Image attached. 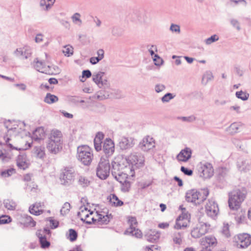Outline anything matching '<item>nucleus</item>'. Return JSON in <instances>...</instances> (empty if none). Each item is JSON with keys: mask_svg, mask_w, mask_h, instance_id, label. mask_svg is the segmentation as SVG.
Returning a JSON list of instances; mask_svg holds the SVG:
<instances>
[{"mask_svg": "<svg viewBox=\"0 0 251 251\" xmlns=\"http://www.w3.org/2000/svg\"><path fill=\"white\" fill-rule=\"evenodd\" d=\"M246 195L247 191L245 188L234 190L229 193L228 201L229 208L232 210L238 209Z\"/></svg>", "mask_w": 251, "mask_h": 251, "instance_id": "nucleus-1", "label": "nucleus"}, {"mask_svg": "<svg viewBox=\"0 0 251 251\" xmlns=\"http://www.w3.org/2000/svg\"><path fill=\"white\" fill-rule=\"evenodd\" d=\"M93 157L92 149L88 146L81 145L77 147L76 158L83 165L89 166L93 159Z\"/></svg>", "mask_w": 251, "mask_h": 251, "instance_id": "nucleus-2", "label": "nucleus"}, {"mask_svg": "<svg viewBox=\"0 0 251 251\" xmlns=\"http://www.w3.org/2000/svg\"><path fill=\"white\" fill-rule=\"evenodd\" d=\"M209 194L207 190H201L198 191L195 189H191L188 191L185 195L186 201L195 203V205H199L203 202L207 198Z\"/></svg>", "mask_w": 251, "mask_h": 251, "instance_id": "nucleus-3", "label": "nucleus"}, {"mask_svg": "<svg viewBox=\"0 0 251 251\" xmlns=\"http://www.w3.org/2000/svg\"><path fill=\"white\" fill-rule=\"evenodd\" d=\"M110 171V165L109 159L101 156L96 167L97 176L100 179H106L109 176Z\"/></svg>", "mask_w": 251, "mask_h": 251, "instance_id": "nucleus-4", "label": "nucleus"}, {"mask_svg": "<svg viewBox=\"0 0 251 251\" xmlns=\"http://www.w3.org/2000/svg\"><path fill=\"white\" fill-rule=\"evenodd\" d=\"M75 176V170L73 168L66 167L62 170L60 176L61 184L69 186L74 181Z\"/></svg>", "mask_w": 251, "mask_h": 251, "instance_id": "nucleus-5", "label": "nucleus"}, {"mask_svg": "<svg viewBox=\"0 0 251 251\" xmlns=\"http://www.w3.org/2000/svg\"><path fill=\"white\" fill-rule=\"evenodd\" d=\"M105 74L103 72L94 73L92 75L93 81L100 88H108L110 87V83L106 77Z\"/></svg>", "mask_w": 251, "mask_h": 251, "instance_id": "nucleus-6", "label": "nucleus"}, {"mask_svg": "<svg viewBox=\"0 0 251 251\" xmlns=\"http://www.w3.org/2000/svg\"><path fill=\"white\" fill-rule=\"evenodd\" d=\"M129 227L125 231V234L131 235L136 238H141L142 233L140 230L137 228V222L136 218L131 217L128 219Z\"/></svg>", "mask_w": 251, "mask_h": 251, "instance_id": "nucleus-7", "label": "nucleus"}, {"mask_svg": "<svg viewBox=\"0 0 251 251\" xmlns=\"http://www.w3.org/2000/svg\"><path fill=\"white\" fill-rule=\"evenodd\" d=\"M112 168L111 169V173L112 176L117 180L119 179L120 176H126L127 175L126 171V166L124 164H121L119 162L115 161L112 162Z\"/></svg>", "mask_w": 251, "mask_h": 251, "instance_id": "nucleus-8", "label": "nucleus"}, {"mask_svg": "<svg viewBox=\"0 0 251 251\" xmlns=\"http://www.w3.org/2000/svg\"><path fill=\"white\" fill-rule=\"evenodd\" d=\"M234 241L239 248H246L251 244V235L248 233L238 234L234 237Z\"/></svg>", "mask_w": 251, "mask_h": 251, "instance_id": "nucleus-9", "label": "nucleus"}, {"mask_svg": "<svg viewBox=\"0 0 251 251\" xmlns=\"http://www.w3.org/2000/svg\"><path fill=\"white\" fill-rule=\"evenodd\" d=\"M198 172L201 177L209 178L213 175L214 169L211 164L205 163L198 167Z\"/></svg>", "mask_w": 251, "mask_h": 251, "instance_id": "nucleus-10", "label": "nucleus"}, {"mask_svg": "<svg viewBox=\"0 0 251 251\" xmlns=\"http://www.w3.org/2000/svg\"><path fill=\"white\" fill-rule=\"evenodd\" d=\"M127 163L137 168L142 167L144 163V157L141 153H131L126 159Z\"/></svg>", "mask_w": 251, "mask_h": 251, "instance_id": "nucleus-11", "label": "nucleus"}, {"mask_svg": "<svg viewBox=\"0 0 251 251\" xmlns=\"http://www.w3.org/2000/svg\"><path fill=\"white\" fill-rule=\"evenodd\" d=\"M208 229L209 227L206 224L200 223L193 228L191 235L194 238H199L206 234L208 232Z\"/></svg>", "mask_w": 251, "mask_h": 251, "instance_id": "nucleus-12", "label": "nucleus"}, {"mask_svg": "<svg viewBox=\"0 0 251 251\" xmlns=\"http://www.w3.org/2000/svg\"><path fill=\"white\" fill-rule=\"evenodd\" d=\"M102 151L104 153V157L108 159L111 156L115 151V145L114 142L110 138H106L103 143Z\"/></svg>", "mask_w": 251, "mask_h": 251, "instance_id": "nucleus-13", "label": "nucleus"}, {"mask_svg": "<svg viewBox=\"0 0 251 251\" xmlns=\"http://www.w3.org/2000/svg\"><path fill=\"white\" fill-rule=\"evenodd\" d=\"M135 144L134 139L131 137L122 136L119 140L118 147L122 150H127L132 148Z\"/></svg>", "mask_w": 251, "mask_h": 251, "instance_id": "nucleus-14", "label": "nucleus"}, {"mask_svg": "<svg viewBox=\"0 0 251 251\" xmlns=\"http://www.w3.org/2000/svg\"><path fill=\"white\" fill-rule=\"evenodd\" d=\"M205 211L209 217L213 218L217 215L219 209L217 203L214 200H208L205 205Z\"/></svg>", "mask_w": 251, "mask_h": 251, "instance_id": "nucleus-15", "label": "nucleus"}, {"mask_svg": "<svg viewBox=\"0 0 251 251\" xmlns=\"http://www.w3.org/2000/svg\"><path fill=\"white\" fill-rule=\"evenodd\" d=\"M189 217L190 215L188 213H184L183 212L181 215H179L176 218L174 228L175 229H179L182 227H186Z\"/></svg>", "mask_w": 251, "mask_h": 251, "instance_id": "nucleus-16", "label": "nucleus"}, {"mask_svg": "<svg viewBox=\"0 0 251 251\" xmlns=\"http://www.w3.org/2000/svg\"><path fill=\"white\" fill-rule=\"evenodd\" d=\"M62 135L61 131L58 130H53L51 131L49 140H50V145L49 147H51L52 143L55 142L57 144V146H58L59 144H62Z\"/></svg>", "mask_w": 251, "mask_h": 251, "instance_id": "nucleus-17", "label": "nucleus"}, {"mask_svg": "<svg viewBox=\"0 0 251 251\" xmlns=\"http://www.w3.org/2000/svg\"><path fill=\"white\" fill-rule=\"evenodd\" d=\"M80 211L77 212V215L80 220L86 223L90 216L93 214V211H90L85 205H82L79 208Z\"/></svg>", "mask_w": 251, "mask_h": 251, "instance_id": "nucleus-18", "label": "nucleus"}, {"mask_svg": "<svg viewBox=\"0 0 251 251\" xmlns=\"http://www.w3.org/2000/svg\"><path fill=\"white\" fill-rule=\"evenodd\" d=\"M191 150L186 147L180 151L176 156V158L179 161L186 162L191 157Z\"/></svg>", "mask_w": 251, "mask_h": 251, "instance_id": "nucleus-19", "label": "nucleus"}, {"mask_svg": "<svg viewBox=\"0 0 251 251\" xmlns=\"http://www.w3.org/2000/svg\"><path fill=\"white\" fill-rule=\"evenodd\" d=\"M44 136V129L42 127L36 128L33 132L32 136L33 144H35L36 142L41 143L43 141Z\"/></svg>", "mask_w": 251, "mask_h": 251, "instance_id": "nucleus-20", "label": "nucleus"}, {"mask_svg": "<svg viewBox=\"0 0 251 251\" xmlns=\"http://www.w3.org/2000/svg\"><path fill=\"white\" fill-rule=\"evenodd\" d=\"M200 243L204 248H210V246L214 245L217 243L216 239L212 236H207L200 240Z\"/></svg>", "mask_w": 251, "mask_h": 251, "instance_id": "nucleus-21", "label": "nucleus"}, {"mask_svg": "<svg viewBox=\"0 0 251 251\" xmlns=\"http://www.w3.org/2000/svg\"><path fill=\"white\" fill-rule=\"evenodd\" d=\"M137 21L140 24H148L151 21L150 14L147 12H140L137 16Z\"/></svg>", "mask_w": 251, "mask_h": 251, "instance_id": "nucleus-22", "label": "nucleus"}, {"mask_svg": "<svg viewBox=\"0 0 251 251\" xmlns=\"http://www.w3.org/2000/svg\"><path fill=\"white\" fill-rule=\"evenodd\" d=\"M147 240L150 242H156L160 237V233L155 230H150L145 235Z\"/></svg>", "mask_w": 251, "mask_h": 251, "instance_id": "nucleus-23", "label": "nucleus"}, {"mask_svg": "<svg viewBox=\"0 0 251 251\" xmlns=\"http://www.w3.org/2000/svg\"><path fill=\"white\" fill-rule=\"evenodd\" d=\"M26 155L25 154H20L17 158V165L19 168L25 170L28 167V164L26 161Z\"/></svg>", "mask_w": 251, "mask_h": 251, "instance_id": "nucleus-24", "label": "nucleus"}, {"mask_svg": "<svg viewBox=\"0 0 251 251\" xmlns=\"http://www.w3.org/2000/svg\"><path fill=\"white\" fill-rule=\"evenodd\" d=\"M21 225H23L24 227H34L36 226V222H35L32 218L27 215H24L22 221L20 222Z\"/></svg>", "mask_w": 251, "mask_h": 251, "instance_id": "nucleus-25", "label": "nucleus"}, {"mask_svg": "<svg viewBox=\"0 0 251 251\" xmlns=\"http://www.w3.org/2000/svg\"><path fill=\"white\" fill-rule=\"evenodd\" d=\"M34 68L38 72L43 73H47V70L45 67V63L39 61L37 58H36L33 62Z\"/></svg>", "mask_w": 251, "mask_h": 251, "instance_id": "nucleus-26", "label": "nucleus"}, {"mask_svg": "<svg viewBox=\"0 0 251 251\" xmlns=\"http://www.w3.org/2000/svg\"><path fill=\"white\" fill-rule=\"evenodd\" d=\"M98 223L99 225H107L110 221V219L112 218L111 214L102 215L98 214Z\"/></svg>", "mask_w": 251, "mask_h": 251, "instance_id": "nucleus-27", "label": "nucleus"}, {"mask_svg": "<svg viewBox=\"0 0 251 251\" xmlns=\"http://www.w3.org/2000/svg\"><path fill=\"white\" fill-rule=\"evenodd\" d=\"M52 146L50 147H49L50 145V140H48V144L47 146V148L48 149V150L51 153H56L58 152H59L61 149H62V144H59L58 145V146H56L57 144L55 142L54 143H52Z\"/></svg>", "mask_w": 251, "mask_h": 251, "instance_id": "nucleus-28", "label": "nucleus"}, {"mask_svg": "<svg viewBox=\"0 0 251 251\" xmlns=\"http://www.w3.org/2000/svg\"><path fill=\"white\" fill-rule=\"evenodd\" d=\"M35 153L37 157L43 158L45 155V148L42 146H36L34 147Z\"/></svg>", "mask_w": 251, "mask_h": 251, "instance_id": "nucleus-29", "label": "nucleus"}, {"mask_svg": "<svg viewBox=\"0 0 251 251\" xmlns=\"http://www.w3.org/2000/svg\"><path fill=\"white\" fill-rule=\"evenodd\" d=\"M58 100V98L57 96L51 94L50 93H47L44 98V101L48 104H51L57 102Z\"/></svg>", "mask_w": 251, "mask_h": 251, "instance_id": "nucleus-30", "label": "nucleus"}, {"mask_svg": "<svg viewBox=\"0 0 251 251\" xmlns=\"http://www.w3.org/2000/svg\"><path fill=\"white\" fill-rule=\"evenodd\" d=\"M140 148L144 151H148L153 147L152 144L149 142L147 139H143L142 142L140 143Z\"/></svg>", "mask_w": 251, "mask_h": 251, "instance_id": "nucleus-31", "label": "nucleus"}, {"mask_svg": "<svg viewBox=\"0 0 251 251\" xmlns=\"http://www.w3.org/2000/svg\"><path fill=\"white\" fill-rule=\"evenodd\" d=\"M110 203L115 206H120L124 204V202L120 200L115 194H112L109 200Z\"/></svg>", "mask_w": 251, "mask_h": 251, "instance_id": "nucleus-32", "label": "nucleus"}, {"mask_svg": "<svg viewBox=\"0 0 251 251\" xmlns=\"http://www.w3.org/2000/svg\"><path fill=\"white\" fill-rule=\"evenodd\" d=\"M182 237L183 232H175L173 235V241L176 244L180 245L182 242Z\"/></svg>", "mask_w": 251, "mask_h": 251, "instance_id": "nucleus-33", "label": "nucleus"}, {"mask_svg": "<svg viewBox=\"0 0 251 251\" xmlns=\"http://www.w3.org/2000/svg\"><path fill=\"white\" fill-rule=\"evenodd\" d=\"M39 239V242L42 248L45 249L48 248L50 246V242L47 240V237L44 236H37Z\"/></svg>", "mask_w": 251, "mask_h": 251, "instance_id": "nucleus-34", "label": "nucleus"}, {"mask_svg": "<svg viewBox=\"0 0 251 251\" xmlns=\"http://www.w3.org/2000/svg\"><path fill=\"white\" fill-rule=\"evenodd\" d=\"M15 54L16 56L22 57L23 58H27L30 53L26 52L24 49L20 48L15 51Z\"/></svg>", "mask_w": 251, "mask_h": 251, "instance_id": "nucleus-35", "label": "nucleus"}, {"mask_svg": "<svg viewBox=\"0 0 251 251\" xmlns=\"http://www.w3.org/2000/svg\"><path fill=\"white\" fill-rule=\"evenodd\" d=\"M3 203L5 207L8 210H14L16 206V203L12 200L9 199L4 200Z\"/></svg>", "mask_w": 251, "mask_h": 251, "instance_id": "nucleus-36", "label": "nucleus"}, {"mask_svg": "<svg viewBox=\"0 0 251 251\" xmlns=\"http://www.w3.org/2000/svg\"><path fill=\"white\" fill-rule=\"evenodd\" d=\"M213 79V75L211 72H207L203 75L202 78V82L206 84L209 81L212 80Z\"/></svg>", "mask_w": 251, "mask_h": 251, "instance_id": "nucleus-37", "label": "nucleus"}, {"mask_svg": "<svg viewBox=\"0 0 251 251\" xmlns=\"http://www.w3.org/2000/svg\"><path fill=\"white\" fill-rule=\"evenodd\" d=\"M78 184L83 187L88 186L90 184V181L85 177L80 176L78 180Z\"/></svg>", "mask_w": 251, "mask_h": 251, "instance_id": "nucleus-38", "label": "nucleus"}, {"mask_svg": "<svg viewBox=\"0 0 251 251\" xmlns=\"http://www.w3.org/2000/svg\"><path fill=\"white\" fill-rule=\"evenodd\" d=\"M228 3L231 6H237L240 4L244 6L247 5V2L246 0H229Z\"/></svg>", "mask_w": 251, "mask_h": 251, "instance_id": "nucleus-39", "label": "nucleus"}, {"mask_svg": "<svg viewBox=\"0 0 251 251\" xmlns=\"http://www.w3.org/2000/svg\"><path fill=\"white\" fill-rule=\"evenodd\" d=\"M73 48L70 45H66L64 47L63 52L67 56H70L73 54Z\"/></svg>", "mask_w": 251, "mask_h": 251, "instance_id": "nucleus-40", "label": "nucleus"}, {"mask_svg": "<svg viewBox=\"0 0 251 251\" xmlns=\"http://www.w3.org/2000/svg\"><path fill=\"white\" fill-rule=\"evenodd\" d=\"M70 204L68 202H66L65 203H64L60 210L61 214L62 215H66L70 211Z\"/></svg>", "mask_w": 251, "mask_h": 251, "instance_id": "nucleus-41", "label": "nucleus"}, {"mask_svg": "<svg viewBox=\"0 0 251 251\" xmlns=\"http://www.w3.org/2000/svg\"><path fill=\"white\" fill-rule=\"evenodd\" d=\"M80 17V14L78 13H75L72 16L71 18L74 24L80 26L82 24V21Z\"/></svg>", "mask_w": 251, "mask_h": 251, "instance_id": "nucleus-42", "label": "nucleus"}, {"mask_svg": "<svg viewBox=\"0 0 251 251\" xmlns=\"http://www.w3.org/2000/svg\"><path fill=\"white\" fill-rule=\"evenodd\" d=\"M236 96L238 98L243 100H246L249 97V94L242 91H238L236 92Z\"/></svg>", "mask_w": 251, "mask_h": 251, "instance_id": "nucleus-43", "label": "nucleus"}, {"mask_svg": "<svg viewBox=\"0 0 251 251\" xmlns=\"http://www.w3.org/2000/svg\"><path fill=\"white\" fill-rule=\"evenodd\" d=\"M49 70H47V73L51 75H55L59 73L60 69L56 66H48Z\"/></svg>", "mask_w": 251, "mask_h": 251, "instance_id": "nucleus-44", "label": "nucleus"}, {"mask_svg": "<svg viewBox=\"0 0 251 251\" xmlns=\"http://www.w3.org/2000/svg\"><path fill=\"white\" fill-rule=\"evenodd\" d=\"M51 234L50 230L48 228H44L43 230L39 229L36 232L37 236H46L47 235H50Z\"/></svg>", "mask_w": 251, "mask_h": 251, "instance_id": "nucleus-45", "label": "nucleus"}, {"mask_svg": "<svg viewBox=\"0 0 251 251\" xmlns=\"http://www.w3.org/2000/svg\"><path fill=\"white\" fill-rule=\"evenodd\" d=\"M69 231L70 240L72 242L75 241L77 238V232L74 229H70Z\"/></svg>", "mask_w": 251, "mask_h": 251, "instance_id": "nucleus-46", "label": "nucleus"}, {"mask_svg": "<svg viewBox=\"0 0 251 251\" xmlns=\"http://www.w3.org/2000/svg\"><path fill=\"white\" fill-rule=\"evenodd\" d=\"M35 206V205H32V206H30L29 209L30 213L36 216L41 214L43 213V210L39 209L36 210Z\"/></svg>", "mask_w": 251, "mask_h": 251, "instance_id": "nucleus-47", "label": "nucleus"}, {"mask_svg": "<svg viewBox=\"0 0 251 251\" xmlns=\"http://www.w3.org/2000/svg\"><path fill=\"white\" fill-rule=\"evenodd\" d=\"M240 124L239 123H232L229 127V130L232 133H235L238 132Z\"/></svg>", "mask_w": 251, "mask_h": 251, "instance_id": "nucleus-48", "label": "nucleus"}, {"mask_svg": "<svg viewBox=\"0 0 251 251\" xmlns=\"http://www.w3.org/2000/svg\"><path fill=\"white\" fill-rule=\"evenodd\" d=\"M175 96L173 95V94L170 93H167L161 98V100L163 102H168L171 100L174 99Z\"/></svg>", "mask_w": 251, "mask_h": 251, "instance_id": "nucleus-49", "label": "nucleus"}, {"mask_svg": "<svg viewBox=\"0 0 251 251\" xmlns=\"http://www.w3.org/2000/svg\"><path fill=\"white\" fill-rule=\"evenodd\" d=\"M219 37L216 35H213L211 37L206 39L205 41L206 44L210 45L213 42H215L219 40Z\"/></svg>", "mask_w": 251, "mask_h": 251, "instance_id": "nucleus-50", "label": "nucleus"}, {"mask_svg": "<svg viewBox=\"0 0 251 251\" xmlns=\"http://www.w3.org/2000/svg\"><path fill=\"white\" fill-rule=\"evenodd\" d=\"M222 233L226 237L228 238L230 236L229 230V226L228 224L224 225L222 228Z\"/></svg>", "mask_w": 251, "mask_h": 251, "instance_id": "nucleus-51", "label": "nucleus"}, {"mask_svg": "<svg viewBox=\"0 0 251 251\" xmlns=\"http://www.w3.org/2000/svg\"><path fill=\"white\" fill-rule=\"evenodd\" d=\"M177 119L182 120L183 122H192L196 120V117L192 115L189 117H178Z\"/></svg>", "mask_w": 251, "mask_h": 251, "instance_id": "nucleus-52", "label": "nucleus"}, {"mask_svg": "<svg viewBox=\"0 0 251 251\" xmlns=\"http://www.w3.org/2000/svg\"><path fill=\"white\" fill-rule=\"evenodd\" d=\"M11 221V219L10 216L4 215L0 217V225L8 224Z\"/></svg>", "mask_w": 251, "mask_h": 251, "instance_id": "nucleus-53", "label": "nucleus"}, {"mask_svg": "<svg viewBox=\"0 0 251 251\" xmlns=\"http://www.w3.org/2000/svg\"><path fill=\"white\" fill-rule=\"evenodd\" d=\"M130 182L128 181H125L122 187V191L124 192H128L130 188Z\"/></svg>", "mask_w": 251, "mask_h": 251, "instance_id": "nucleus-54", "label": "nucleus"}, {"mask_svg": "<svg viewBox=\"0 0 251 251\" xmlns=\"http://www.w3.org/2000/svg\"><path fill=\"white\" fill-rule=\"evenodd\" d=\"M170 30L172 32H175L176 33H179L180 32V29L179 25H178L174 24H171L170 27Z\"/></svg>", "mask_w": 251, "mask_h": 251, "instance_id": "nucleus-55", "label": "nucleus"}, {"mask_svg": "<svg viewBox=\"0 0 251 251\" xmlns=\"http://www.w3.org/2000/svg\"><path fill=\"white\" fill-rule=\"evenodd\" d=\"M48 220H49L50 222V227L51 229L55 228L58 226L59 222L52 219L51 217L48 218Z\"/></svg>", "mask_w": 251, "mask_h": 251, "instance_id": "nucleus-56", "label": "nucleus"}, {"mask_svg": "<svg viewBox=\"0 0 251 251\" xmlns=\"http://www.w3.org/2000/svg\"><path fill=\"white\" fill-rule=\"evenodd\" d=\"M14 172V169H9L6 170L2 171L1 173V175L3 177H8L10 176Z\"/></svg>", "mask_w": 251, "mask_h": 251, "instance_id": "nucleus-57", "label": "nucleus"}, {"mask_svg": "<svg viewBox=\"0 0 251 251\" xmlns=\"http://www.w3.org/2000/svg\"><path fill=\"white\" fill-rule=\"evenodd\" d=\"M180 171L185 175L191 176L193 175V171L191 169H189L185 168L184 166H181L180 168Z\"/></svg>", "mask_w": 251, "mask_h": 251, "instance_id": "nucleus-58", "label": "nucleus"}, {"mask_svg": "<svg viewBox=\"0 0 251 251\" xmlns=\"http://www.w3.org/2000/svg\"><path fill=\"white\" fill-rule=\"evenodd\" d=\"M153 61L154 62V64L156 66H160L163 62V60L158 56V54H154Z\"/></svg>", "mask_w": 251, "mask_h": 251, "instance_id": "nucleus-59", "label": "nucleus"}, {"mask_svg": "<svg viewBox=\"0 0 251 251\" xmlns=\"http://www.w3.org/2000/svg\"><path fill=\"white\" fill-rule=\"evenodd\" d=\"M101 144L102 141H99L98 142V141H96V140L94 139V147L96 151H99L102 150Z\"/></svg>", "mask_w": 251, "mask_h": 251, "instance_id": "nucleus-60", "label": "nucleus"}, {"mask_svg": "<svg viewBox=\"0 0 251 251\" xmlns=\"http://www.w3.org/2000/svg\"><path fill=\"white\" fill-rule=\"evenodd\" d=\"M218 173V177L219 179L224 177L226 174V168L219 169Z\"/></svg>", "mask_w": 251, "mask_h": 251, "instance_id": "nucleus-61", "label": "nucleus"}, {"mask_svg": "<svg viewBox=\"0 0 251 251\" xmlns=\"http://www.w3.org/2000/svg\"><path fill=\"white\" fill-rule=\"evenodd\" d=\"M104 135L102 132H98L97 133L94 139L96 140V141H98V142H99V141H102L104 138Z\"/></svg>", "mask_w": 251, "mask_h": 251, "instance_id": "nucleus-62", "label": "nucleus"}, {"mask_svg": "<svg viewBox=\"0 0 251 251\" xmlns=\"http://www.w3.org/2000/svg\"><path fill=\"white\" fill-rule=\"evenodd\" d=\"M165 89V85L163 84H156L155 86V90L157 93L163 91Z\"/></svg>", "mask_w": 251, "mask_h": 251, "instance_id": "nucleus-63", "label": "nucleus"}, {"mask_svg": "<svg viewBox=\"0 0 251 251\" xmlns=\"http://www.w3.org/2000/svg\"><path fill=\"white\" fill-rule=\"evenodd\" d=\"M230 23L234 27H236L238 30H240V26L237 20L234 19H231L230 20Z\"/></svg>", "mask_w": 251, "mask_h": 251, "instance_id": "nucleus-64", "label": "nucleus"}]
</instances>
